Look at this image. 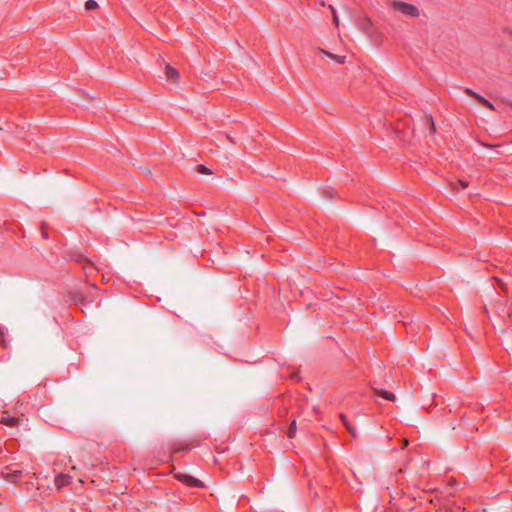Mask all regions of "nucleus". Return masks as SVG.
<instances>
[{
  "label": "nucleus",
  "instance_id": "393cba45",
  "mask_svg": "<svg viewBox=\"0 0 512 512\" xmlns=\"http://www.w3.org/2000/svg\"><path fill=\"white\" fill-rule=\"evenodd\" d=\"M507 104L512 107V102L511 101H507Z\"/></svg>",
  "mask_w": 512,
  "mask_h": 512
},
{
  "label": "nucleus",
  "instance_id": "a211bd4d",
  "mask_svg": "<svg viewBox=\"0 0 512 512\" xmlns=\"http://www.w3.org/2000/svg\"><path fill=\"white\" fill-rule=\"evenodd\" d=\"M457 184H459L463 189L467 188L468 187V182L464 181V180H459L457 182ZM453 188L456 187V183H452L451 184Z\"/></svg>",
  "mask_w": 512,
  "mask_h": 512
},
{
  "label": "nucleus",
  "instance_id": "7ed1b4c3",
  "mask_svg": "<svg viewBox=\"0 0 512 512\" xmlns=\"http://www.w3.org/2000/svg\"><path fill=\"white\" fill-rule=\"evenodd\" d=\"M176 478L188 486L203 487V483L200 480H198L190 475L179 473V474H176Z\"/></svg>",
  "mask_w": 512,
  "mask_h": 512
},
{
  "label": "nucleus",
  "instance_id": "b1692460",
  "mask_svg": "<svg viewBox=\"0 0 512 512\" xmlns=\"http://www.w3.org/2000/svg\"><path fill=\"white\" fill-rule=\"evenodd\" d=\"M18 476V473L12 475V480H14Z\"/></svg>",
  "mask_w": 512,
  "mask_h": 512
},
{
  "label": "nucleus",
  "instance_id": "5701e85b",
  "mask_svg": "<svg viewBox=\"0 0 512 512\" xmlns=\"http://www.w3.org/2000/svg\"><path fill=\"white\" fill-rule=\"evenodd\" d=\"M344 425L346 426V428L350 427L351 425L346 421L344 422Z\"/></svg>",
  "mask_w": 512,
  "mask_h": 512
},
{
  "label": "nucleus",
  "instance_id": "9b49d317",
  "mask_svg": "<svg viewBox=\"0 0 512 512\" xmlns=\"http://www.w3.org/2000/svg\"><path fill=\"white\" fill-rule=\"evenodd\" d=\"M425 121H426V123H427V125H428V127H429L430 131H431V132H434V130H435V124H434V122H433L432 117H431V116H428V117L425 119Z\"/></svg>",
  "mask_w": 512,
  "mask_h": 512
},
{
  "label": "nucleus",
  "instance_id": "2eb2a0df",
  "mask_svg": "<svg viewBox=\"0 0 512 512\" xmlns=\"http://www.w3.org/2000/svg\"><path fill=\"white\" fill-rule=\"evenodd\" d=\"M465 92H466L468 95H470V96H472V97L476 98V99L480 102V98H482V96H481V95H479L478 93L474 92L473 90H471V89H469V88L465 89Z\"/></svg>",
  "mask_w": 512,
  "mask_h": 512
},
{
  "label": "nucleus",
  "instance_id": "4468645a",
  "mask_svg": "<svg viewBox=\"0 0 512 512\" xmlns=\"http://www.w3.org/2000/svg\"><path fill=\"white\" fill-rule=\"evenodd\" d=\"M465 92H466L468 95H470V96H472V97L476 98V99L480 102V98H482V96H481V95H479L478 93L474 92L473 90H471V89H469V88L465 89Z\"/></svg>",
  "mask_w": 512,
  "mask_h": 512
},
{
  "label": "nucleus",
  "instance_id": "bb28decb",
  "mask_svg": "<svg viewBox=\"0 0 512 512\" xmlns=\"http://www.w3.org/2000/svg\"><path fill=\"white\" fill-rule=\"evenodd\" d=\"M1 341H2V340L0 339V342H1Z\"/></svg>",
  "mask_w": 512,
  "mask_h": 512
},
{
  "label": "nucleus",
  "instance_id": "6ab92c4d",
  "mask_svg": "<svg viewBox=\"0 0 512 512\" xmlns=\"http://www.w3.org/2000/svg\"><path fill=\"white\" fill-rule=\"evenodd\" d=\"M347 430L351 433V435L355 436V429L352 426L348 427Z\"/></svg>",
  "mask_w": 512,
  "mask_h": 512
},
{
  "label": "nucleus",
  "instance_id": "9d476101",
  "mask_svg": "<svg viewBox=\"0 0 512 512\" xmlns=\"http://www.w3.org/2000/svg\"><path fill=\"white\" fill-rule=\"evenodd\" d=\"M66 479H67V476L65 475H59L57 478H56V485L58 488L62 487L63 485L66 484Z\"/></svg>",
  "mask_w": 512,
  "mask_h": 512
},
{
  "label": "nucleus",
  "instance_id": "4be33fe9",
  "mask_svg": "<svg viewBox=\"0 0 512 512\" xmlns=\"http://www.w3.org/2000/svg\"><path fill=\"white\" fill-rule=\"evenodd\" d=\"M408 445V440L404 439L403 440V446H407Z\"/></svg>",
  "mask_w": 512,
  "mask_h": 512
},
{
  "label": "nucleus",
  "instance_id": "423d86ee",
  "mask_svg": "<svg viewBox=\"0 0 512 512\" xmlns=\"http://www.w3.org/2000/svg\"><path fill=\"white\" fill-rule=\"evenodd\" d=\"M375 392L378 395H380L381 397H383L389 401H395V399H396L395 395L391 392L383 391V390H376V389H375Z\"/></svg>",
  "mask_w": 512,
  "mask_h": 512
},
{
  "label": "nucleus",
  "instance_id": "412c9836",
  "mask_svg": "<svg viewBox=\"0 0 512 512\" xmlns=\"http://www.w3.org/2000/svg\"><path fill=\"white\" fill-rule=\"evenodd\" d=\"M333 16H334V20H335V22L338 24V18H337V16H336V14H335V12H334V11H333Z\"/></svg>",
  "mask_w": 512,
  "mask_h": 512
},
{
  "label": "nucleus",
  "instance_id": "ddd939ff",
  "mask_svg": "<svg viewBox=\"0 0 512 512\" xmlns=\"http://www.w3.org/2000/svg\"><path fill=\"white\" fill-rule=\"evenodd\" d=\"M198 172L206 175H210L212 173L211 170L204 165H199Z\"/></svg>",
  "mask_w": 512,
  "mask_h": 512
},
{
  "label": "nucleus",
  "instance_id": "6e6552de",
  "mask_svg": "<svg viewBox=\"0 0 512 512\" xmlns=\"http://www.w3.org/2000/svg\"><path fill=\"white\" fill-rule=\"evenodd\" d=\"M296 420H293L290 424V427H289V430H288V437L289 438H294L295 435H296Z\"/></svg>",
  "mask_w": 512,
  "mask_h": 512
},
{
  "label": "nucleus",
  "instance_id": "aec40b11",
  "mask_svg": "<svg viewBox=\"0 0 512 512\" xmlns=\"http://www.w3.org/2000/svg\"><path fill=\"white\" fill-rule=\"evenodd\" d=\"M340 418H341V421H343V423L346 422V417L343 414L340 415Z\"/></svg>",
  "mask_w": 512,
  "mask_h": 512
},
{
  "label": "nucleus",
  "instance_id": "dca6fc26",
  "mask_svg": "<svg viewBox=\"0 0 512 512\" xmlns=\"http://www.w3.org/2000/svg\"><path fill=\"white\" fill-rule=\"evenodd\" d=\"M465 92H466L468 95H470V96H472V97L476 98V99L480 102V98H482V96H481V95H479L478 93L474 92L473 90H471V89H469V88L465 89Z\"/></svg>",
  "mask_w": 512,
  "mask_h": 512
},
{
  "label": "nucleus",
  "instance_id": "20e7f679",
  "mask_svg": "<svg viewBox=\"0 0 512 512\" xmlns=\"http://www.w3.org/2000/svg\"><path fill=\"white\" fill-rule=\"evenodd\" d=\"M165 75L167 80H169L172 84H177L179 81V72L173 68L170 64H166L165 66Z\"/></svg>",
  "mask_w": 512,
  "mask_h": 512
},
{
  "label": "nucleus",
  "instance_id": "f8f14e48",
  "mask_svg": "<svg viewBox=\"0 0 512 512\" xmlns=\"http://www.w3.org/2000/svg\"><path fill=\"white\" fill-rule=\"evenodd\" d=\"M480 102H481L482 104H484V106H486V107H487V108H489L490 110H494V109H495L494 105H493L490 101H488L487 99H485L484 97L480 98Z\"/></svg>",
  "mask_w": 512,
  "mask_h": 512
},
{
  "label": "nucleus",
  "instance_id": "0eeeda50",
  "mask_svg": "<svg viewBox=\"0 0 512 512\" xmlns=\"http://www.w3.org/2000/svg\"><path fill=\"white\" fill-rule=\"evenodd\" d=\"M2 424L4 425H7V426H13L16 424L17 422V419L14 418V417H6V416H3L1 418V421H0Z\"/></svg>",
  "mask_w": 512,
  "mask_h": 512
},
{
  "label": "nucleus",
  "instance_id": "39448f33",
  "mask_svg": "<svg viewBox=\"0 0 512 512\" xmlns=\"http://www.w3.org/2000/svg\"><path fill=\"white\" fill-rule=\"evenodd\" d=\"M320 52L339 64H343L346 60V56L331 53L329 50L320 49Z\"/></svg>",
  "mask_w": 512,
  "mask_h": 512
},
{
  "label": "nucleus",
  "instance_id": "a878e982",
  "mask_svg": "<svg viewBox=\"0 0 512 512\" xmlns=\"http://www.w3.org/2000/svg\"><path fill=\"white\" fill-rule=\"evenodd\" d=\"M498 282L500 283V286H502V288H504V285L501 281L498 280Z\"/></svg>",
  "mask_w": 512,
  "mask_h": 512
},
{
  "label": "nucleus",
  "instance_id": "f3484780",
  "mask_svg": "<svg viewBox=\"0 0 512 512\" xmlns=\"http://www.w3.org/2000/svg\"><path fill=\"white\" fill-rule=\"evenodd\" d=\"M83 269L86 272V274H90L93 270H95L94 266L91 263H87L86 265H84Z\"/></svg>",
  "mask_w": 512,
  "mask_h": 512
},
{
  "label": "nucleus",
  "instance_id": "f257e3e1",
  "mask_svg": "<svg viewBox=\"0 0 512 512\" xmlns=\"http://www.w3.org/2000/svg\"><path fill=\"white\" fill-rule=\"evenodd\" d=\"M392 8L395 11L400 12L401 14L406 15V16H410V17H419L420 16V11H419L418 7H416L415 5L406 3V2L393 0Z\"/></svg>",
  "mask_w": 512,
  "mask_h": 512
},
{
  "label": "nucleus",
  "instance_id": "f03ea898",
  "mask_svg": "<svg viewBox=\"0 0 512 512\" xmlns=\"http://www.w3.org/2000/svg\"><path fill=\"white\" fill-rule=\"evenodd\" d=\"M323 44L329 50H339V46L342 44V38L339 34H329L323 41Z\"/></svg>",
  "mask_w": 512,
  "mask_h": 512
},
{
  "label": "nucleus",
  "instance_id": "1a4fd4ad",
  "mask_svg": "<svg viewBox=\"0 0 512 512\" xmlns=\"http://www.w3.org/2000/svg\"><path fill=\"white\" fill-rule=\"evenodd\" d=\"M98 6V3L95 0H88L85 3V9L86 10H93Z\"/></svg>",
  "mask_w": 512,
  "mask_h": 512
}]
</instances>
